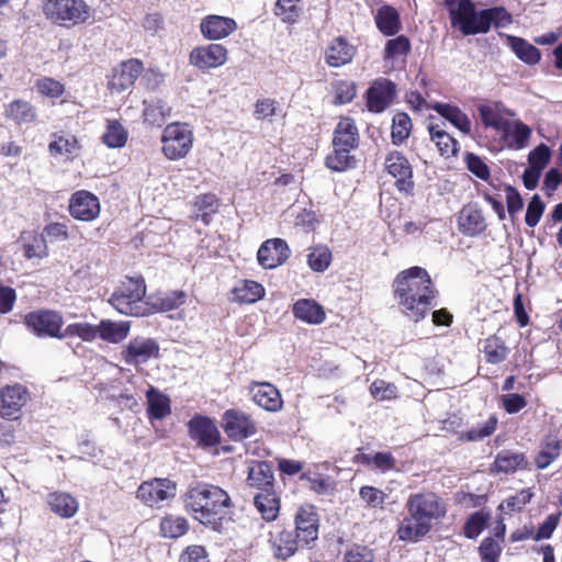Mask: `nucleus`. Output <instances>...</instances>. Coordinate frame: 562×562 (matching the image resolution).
<instances>
[{"label":"nucleus","instance_id":"1","mask_svg":"<svg viewBox=\"0 0 562 562\" xmlns=\"http://www.w3.org/2000/svg\"><path fill=\"white\" fill-rule=\"evenodd\" d=\"M393 288L402 312L414 322L426 316L437 295L430 276L426 269L417 266L400 272Z\"/></svg>","mask_w":562,"mask_h":562},{"label":"nucleus","instance_id":"2","mask_svg":"<svg viewBox=\"0 0 562 562\" xmlns=\"http://www.w3.org/2000/svg\"><path fill=\"white\" fill-rule=\"evenodd\" d=\"M406 515L400 521L396 535L404 542H418L436 521L446 515L445 504L431 492L411 494L405 504Z\"/></svg>","mask_w":562,"mask_h":562},{"label":"nucleus","instance_id":"3","mask_svg":"<svg viewBox=\"0 0 562 562\" xmlns=\"http://www.w3.org/2000/svg\"><path fill=\"white\" fill-rule=\"evenodd\" d=\"M184 508L193 519L216 530L232 506L231 497L226 491L217 485L205 482L191 484L184 496Z\"/></svg>","mask_w":562,"mask_h":562},{"label":"nucleus","instance_id":"4","mask_svg":"<svg viewBox=\"0 0 562 562\" xmlns=\"http://www.w3.org/2000/svg\"><path fill=\"white\" fill-rule=\"evenodd\" d=\"M146 294V285L143 279L128 278L111 295L109 303L121 314L143 315L142 300Z\"/></svg>","mask_w":562,"mask_h":562},{"label":"nucleus","instance_id":"5","mask_svg":"<svg viewBox=\"0 0 562 562\" xmlns=\"http://www.w3.org/2000/svg\"><path fill=\"white\" fill-rule=\"evenodd\" d=\"M44 12L61 25L81 24L91 16V9L83 0H46Z\"/></svg>","mask_w":562,"mask_h":562},{"label":"nucleus","instance_id":"6","mask_svg":"<svg viewBox=\"0 0 562 562\" xmlns=\"http://www.w3.org/2000/svg\"><path fill=\"white\" fill-rule=\"evenodd\" d=\"M162 151L170 160L186 157L192 148L193 135L187 124H168L161 136Z\"/></svg>","mask_w":562,"mask_h":562},{"label":"nucleus","instance_id":"7","mask_svg":"<svg viewBox=\"0 0 562 562\" xmlns=\"http://www.w3.org/2000/svg\"><path fill=\"white\" fill-rule=\"evenodd\" d=\"M23 323L38 338L63 339L64 318L60 313L52 310H37L27 313Z\"/></svg>","mask_w":562,"mask_h":562},{"label":"nucleus","instance_id":"8","mask_svg":"<svg viewBox=\"0 0 562 562\" xmlns=\"http://www.w3.org/2000/svg\"><path fill=\"white\" fill-rule=\"evenodd\" d=\"M294 535L301 542V548L312 549L319 533V516L315 506L303 505L297 508L294 516Z\"/></svg>","mask_w":562,"mask_h":562},{"label":"nucleus","instance_id":"9","mask_svg":"<svg viewBox=\"0 0 562 562\" xmlns=\"http://www.w3.org/2000/svg\"><path fill=\"white\" fill-rule=\"evenodd\" d=\"M449 10L451 24L458 27L463 35L479 34L473 31L480 27L479 12L471 0H445Z\"/></svg>","mask_w":562,"mask_h":562},{"label":"nucleus","instance_id":"10","mask_svg":"<svg viewBox=\"0 0 562 562\" xmlns=\"http://www.w3.org/2000/svg\"><path fill=\"white\" fill-rule=\"evenodd\" d=\"M222 427L234 441L250 438L257 432L256 423L252 418L239 409L226 411L222 418Z\"/></svg>","mask_w":562,"mask_h":562},{"label":"nucleus","instance_id":"11","mask_svg":"<svg viewBox=\"0 0 562 562\" xmlns=\"http://www.w3.org/2000/svg\"><path fill=\"white\" fill-rule=\"evenodd\" d=\"M176 496V484L168 479H154L144 482L137 490V498L146 505L160 506L161 503Z\"/></svg>","mask_w":562,"mask_h":562},{"label":"nucleus","instance_id":"12","mask_svg":"<svg viewBox=\"0 0 562 562\" xmlns=\"http://www.w3.org/2000/svg\"><path fill=\"white\" fill-rule=\"evenodd\" d=\"M158 356V342L153 338L140 336L131 339L122 352L124 362L131 366L145 363L150 358H157Z\"/></svg>","mask_w":562,"mask_h":562},{"label":"nucleus","instance_id":"13","mask_svg":"<svg viewBox=\"0 0 562 562\" xmlns=\"http://www.w3.org/2000/svg\"><path fill=\"white\" fill-rule=\"evenodd\" d=\"M387 172L396 179V188L406 194L414 189L413 169L407 158L400 151H392L385 159Z\"/></svg>","mask_w":562,"mask_h":562},{"label":"nucleus","instance_id":"14","mask_svg":"<svg viewBox=\"0 0 562 562\" xmlns=\"http://www.w3.org/2000/svg\"><path fill=\"white\" fill-rule=\"evenodd\" d=\"M396 86L386 78L376 79L367 91V106L370 112L381 113L393 102Z\"/></svg>","mask_w":562,"mask_h":562},{"label":"nucleus","instance_id":"15","mask_svg":"<svg viewBox=\"0 0 562 562\" xmlns=\"http://www.w3.org/2000/svg\"><path fill=\"white\" fill-rule=\"evenodd\" d=\"M69 212L78 221H93L100 214L99 199L89 191H77L70 198Z\"/></svg>","mask_w":562,"mask_h":562},{"label":"nucleus","instance_id":"16","mask_svg":"<svg viewBox=\"0 0 562 562\" xmlns=\"http://www.w3.org/2000/svg\"><path fill=\"white\" fill-rule=\"evenodd\" d=\"M189 435L201 447H214L220 443L221 434L211 418L195 415L188 423Z\"/></svg>","mask_w":562,"mask_h":562},{"label":"nucleus","instance_id":"17","mask_svg":"<svg viewBox=\"0 0 562 562\" xmlns=\"http://www.w3.org/2000/svg\"><path fill=\"white\" fill-rule=\"evenodd\" d=\"M291 250L285 240L273 238L266 240L257 252V259L265 269H273L288 260Z\"/></svg>","mask_w":562,"mask_h":562},{"label":"nucleus","instance_id":"18","mask_svg":"<svg viewBox=\"0 0 562 562\" xmlns=\"http://www.w3.org/2000/svg\"><path fill=\"white\" fill-rule=\"evenodd\" d=\"M268 542L273 558L279 561H286L301 548L294 532L285 528L270 531Z\"/></svg>","mask_w":562,"mask_h":562},{"label":"nucleus","instance_id":"19","mask_svg":"<svg viewBox=\"0 0 562 562\" xmlns=\"http://www.w3.org/2000/svg\"><path fill=\"white\" fill-rule=\"evenodd\" d=\"M143 71V64L138 59L123 61L114 68L108 87L112 93H120L131 88Z\"/></svg>","mask_w":562,"mask_h":562},{"label":"nucleus","instance_id":"20","mask_svg":"<svg viewBox=\"0 0 562 562\" xmlns=\"http://www.w3.org/2000/svg\"><path fill=\"white\" fill-rule=\"evenodd\" d=\"M227 59V50L221 44H210L194 48L190 54V63L205 70L223 65Z\"/></svg>","mask_w":562,"mask_h":562},{"label":"nucleus","instance_id":"21","mask_svg":"<svg viewBox=\"0 0 562 562\" xmlns=\"http://www.w3.org/2000/svg\"><path fill=\"white\" fill-rule=\"evenodd\" d=\"M29 393L21 384L9 385L0 391V415L12 418L26 404Z\"/></svg>","mask_w":562,"mask_h":562},{"label":"nucleus","instance_id":"22","mask_svg":"<svg viewBox=\"0 0 562 562\" xmlns=\"http://www.w3.org/2000/svg\"><path fill=\"white\" fill-rule=\"evenodd\" d=\"M254 402L269 412H277L282 407L279 390L268 382H255L250 386Z\"/></svg>","mask_w":562,"mask_h":562},{"label":"nucleus","instance_id":"23","mask_svg":"<svg viewBox=\"0 0 562 562\" xmlns=\"http://www.w3.org/2000/svg\"><path fill=\"white\" fill-rule=\"evenodd\" d=\"M247 484L261 492L273 490L274 476L272 465L267 461H251L248 468Z\"/></svg>","mask_w":562,"mask_h":562},{"label":"nucleus","instance_id":"24","mask_svg":"<svg viewBox=\"0 0 562 562\" xmlns=\"http://www.w3.org/2000/svg\"><path fill=\"white\" fill-rule=\"evenodd\" d=\"M201 32L209 40H221L232 34L237 25L231 18L209 15L201 22Z\"/></svg>","mask_w":562,"mask_h":562},{"label":"nucleus","instance_id":"25","mask_svg":"<svg viewBox=\"0 0 562 562\" xmlns=\"http://www.w3.org/2000/svg\"><path fill=\"white\" fill-rule=\"evenodd\" d=\"M528 461L525 453L512 450L499 451L494 462L492 463L491 471L494 473H514L517 469H527Z\"/></svg>","mask_w":562,"mask_h":562},{"label":"nucleus","instance_id":"26","mask_svg":"<svg viewBox=\"0 0 562 562\" xmlns=\"http://www.w3.org/2000/svg\"><path fill=\"white\" fill-rule=\"evenodd\" d=\"M358 144L359 133L355 121L350 117L341 119L334 131L333 146L355 149Z\"/></svg>","mask_w":562,"mask_h":562},{"label":"nucleus","instance_id":"27","mask_svg":"<svg viewBox=\"0 0 562 562\" xmlns=\"http://www.w3.org/2000/svg\"><path fill=\"white\" fill-rule=\"evenodd\" d=\"M46 502L49 509L61 518H71L79 509L78 501L66 492L49 493Z\"/></svg>","mask_w":562,"mask_h":562},{"label":"nucleus","instance_id":"28","mask_svg":"<svg viewBox=\"0 0 562 562\" xmlns=\"http://www.w3.org/2000/svg\"><path fill=\"white\" fill-rule=\"evenodd\" d=\"M355 52V47L344 37H337L327 47L325 59L330 67H340L352 60Z\"/></svg>","mask_w":562,"mask_h":562},{"label":"nucleus","instance_id":"29","mask_svg":"<svg viewBox=\"0 0 562 562\" xmlns=\"http://www.w3.org/2000/svg\"><path fill=\"white\" fill-rule=\"evenodd\" d=\"M482 123L486 127L495 130L503 128L504 116H514V113L507 110L501 102H486L477 106Z\"/></svg>","mask_w":562,"mask_h":562},{"label":"nucleus","instance_id":"30","mask_svg":"<svg viewBox=\"0 0 562 562\" xmlns=\"http://www.w3.org/2000/svg\"><path fill=\"white\" fill-rule=\"evenodd\" d=\"M506 44L527 65H536L541 58L540 50L522 37L506 35Z\"/></svg>","mask_w":562,"mask_h":562},{"label":"nucleus","instance_id":"31","mask_svg":"<svg viewBox=\"0 0 562 562\" xmlns=\"http://www.w3.org/2000/svg\"><path fill=\"white\" fill-rule=\"evenodd\" d=\"M459 226L468 236H476L486 229L485 218L479 209L464 207L459 216Z\"/></svg>","mask_w":562,"mask_h":562},{"label":"nucleus","instance_id":"32","mask_svg":"<svg viewBox=\"0 0 562 562\" xmlns=\"http://www.w3.org/2000/svg\"><path fill=\"white\" fill-rule=\"evenodd\" d=\"M293 314L307 324H321L325 319V311L314 300L301 299L293 305Z\"/></svg>","mask_w":562,"mask_h":562},{"label":"nucleus","instance_id":"33","mask_svg":"<svg viewBox=\"0 0 562 562\" xmlns=\"http://www.w3.org/2000/svg\"><path fill=\"white\" fill-rule=\"evenodd\" d=\"M4 115L15 124L22 125L34 122L37 113L30 102L18 99L5 105Z\"/></svg>","mask_w":562,"mask_h":562},{"label":"nucleus","instance_id":"34","mask_svg":"<svg viewBox=\"0 0 562 562\" xmlns=\"http://www.w3.org/2000/svg\"><path fill=\"white\" fill-rule=\"evenodd\" d=\"M254 505L266 521H273L280 512V499L274 490L259 492L254 497Z\"/></svg>","mask_w":562,"mask_h":562},{"label":"nucleus","instance_id":"35","mask_svg":"<svg viewBox=\"0 0 562 562\" xmlns=\"http://www.w3.org/2000/svg\"><path fill=\"white\" fill-rule=\"evenodd\" d=\"M432 109L445 120L449 121L453 126H456L460 132L463 134H470L471 121L469 116L458 106L448 103L436 102Z\"/></svg>","mask_w":562,"mask_h":562},{"label":"nucleus","instance_id":"36","mask_svg":"<svg viewBox=\"0 0 562 562\" xmlns=\"http://www.w3.org/2000/svg\"><path fill=\"white\" fill-rule=\"evenodd\" d=\"M562 440L549 436L540 443V450L536 456L535 463L539 470L550 467L561 454Z\"/></svg>","mask_w":562,"mask_h":562},{"label":"nucleus","instance_id":"37","mask_svg":"<svg viewBox=\"0 0 562 562\" xmlns=\"http://www.w3.org/2000/svg\"><path fill=\"white\" fill-rule=\"evenodd\" d=\"M146 397L148 402L147 413L150 419H162L171 413L169 397L156 387L149 386Z\"/></svg>","mask_w":562,"mask_h":562},{"label":"nucleus","instance_id":"38","mask_svg":"<svg viewBox=\"0 0 562 562\" xmlns=\"http://www.w3.org/2000/svg\"><path fill=\"white\" fill-rule=\"evenodd\" d=\"M480 27L474 31L480 33H486L491 25L494 24L496 27L505 26L512 22L510 14L503 7H494L491 9L481 10L479 12Z\"/></svg>","mask_w":562,"mask_h":562},{"label":"nucleus","instance_id":"39","mask_svg":"<svg viewBox=\"0 0 562 562\" xmlns=\"http://www.w3.org/2000/svg\"><path fill=\"white\" fill-rule=\"evenodd\" d=\"M130 328V322L103 319L99 324V336L108 342L119 344L127 337Z\"/></svg>","mask_w":562,"mask_h":562},{"label":"nucleus","instance_id":"40","mask_svg":"<svg viewBox=\"0 0 562 562\" xmlns=\"http://www.w3.org/2000/svg\"><path fill=\"white\" fill-rule=\"evenodd\" d=\"M480 350L483 352L485 361L492 364L503 362L509 353V349L505 345L504 340L495 335L486 338L482 342Z\"/></svg>","mask_w":562,"mask_h":562},{"label":"nucleus","instance_id":"41","mask_svg":"<svg viewBox=\"0 0 562 562\" xmlns=\"http://www.w3.org/2000/svg\"><path fill=\"white\" fill-rule=\"evenodd\" d=\"M375 23L380 32L384 35H394L400 30L398 12L391 5H383L376 12Z\"/></svg>","mask_w":562,"mask_h":562},{"label":"nucleus","instance_id":"42","mask_svg":"<svg viewBox=\"0 0 562 562\" xmlns=\"http://www.w3.org/2000/svg\"><path fill=\"white\" fill-rule=\"evenodd\" d=\"M193 206L196 210L194 218L201 221L204 225H209L212 215L217 211L218 201L215 194H201L195 198Z\"/></svg>","mask_w":562,"mask_h":562},{"label":"nucleus","instance_id":"43","mask_svg":"<svg viewBox=\"0 0 562 562\" xmlns=\"http://www.w3.org/2000/svg\"><path fill=\"white\" fill-rule=\"evenodd\" d=\"M350 148H338L333 146V153L326 157V166L337 172L346 171L356 167V158L350 155Z\"/></svg>","mask_w":562,"mask_h":562},{"label":"nucleus","instance_id":"44","mask_svg":"<svg viewBox=\"0 0 562 562\" xmlns=\"http://www.w3.org/2000/svg\"><path fill=\"white\" fill-rule=\"evenodd\" d=\"M144 120L151 125L160 126L170 115V106L160 99L144 101Z\"/></svg>","mask_w":562,"mask_h":562},{"label":"nucleus","instance_id":"45","mask_svg":"<svg viewBox=\"0 0 562 562\" xmlns=\"http://www.w3.org/2000/svg\"><path fill=\"white\" fill-rule=\"evenodd\" d=\"M102 140L110 148H121L126 144L127 132L117 121H108Z\"/></svg>","mask_w":562,"mask_h":562},{"label":"nucleus","instance_id":"46","mask_svg":"<svg viewBox=\"0 0 562 562\" xmlns=\"http://www.w3.org/2000/svg\"><path fill=\"white\" fill-rule=\"evenodd\" d=\"M188 529L187 519L180 516H168L160 522V531L165 538L177 539L187 533Z\"/></svg>","mask_w":562,"mask_h":562},{"label":"nucleus","instance_id":"47","mask_svg":"<svg viewBox=\"0 0 562 562\" xmlns=\"http://www.w3.org/2000/svg\"><path fill=\"white\" fill-rule=\"evenodd\" d=\"M235 300L239 303H255L265 294V289L256 281L246 280L241 286L235 288Z\"/></svg>","mask_w":562,"mask_h":562},{"label":"nucleus","instance_id":"48","mask_svg":"<svg viewBox=\"0 0 562 562\" xmlns=\"http://www.w3.org/2000/svg\"><path fill=\"white\" fill-rule=\"evenodd\" d=\"M412 120L404 112L396 113L392 121V142L395 145L402 144L411 134Z\"/></svg>","mask_w":562,"mask_h":562},{"label":"nucleus","instance_id":"49","mask_svg":"<svg viewBox=\"0 0 562 562\" xmlns=\"http://www.w3.org/2000/svg\"><path fill=\"white\" fill-rule=\"evenodd\" d=\"M307 263L315 272H324L331 262V251L327 246H316L310 249Z\"/></svg>","mask_w":562,"mask_h":562},{"label":"nucleus","instance_id":"50","mask_svg":"<svg viewBox=\"0 0 562 562\" xmlns=\"http://www.w3.org/2000/svg\"><path fill=\"white\" fill-rule=\"evenodd\" d=\"M359 497L370 509H384L389 495L378 487L364 485L359 490Z\"/></svg>","mask_w":562,"mask_h":562},{"label":"nucleus","instance_id":"51","mask_svg":"<svg viewBox=\"0 0 562 562\" xmlns=\"http://www.w3.org/2000/svg\"><path fill=\"white\" fill-rule=\"evenodd\" d=\"M497 418L492 415L482 426H476L460 435V440L479 441L490 437L496 429Z\"/></svg>","mask_w":562,"mask_h":562},{"label":"nucleus","instance_id":"52","mask_svg":"<svg viewBox=\"0 0 562 562\" xmlns=\"http://www.w3.org/2000/svg\"><path fill=\"white\" fill-rule=\"evenodd\" d=\"M490 517L491 514L483 509L473 513L465 522L464 535L470 539L476 538L483 531Z\"/></svg>","mask_w":562,"mask_h":562},{"label":"nucleus","instance_id":"53","mask_svg":"<svg viewBox=\"0 0 562 562\" xmlns=\"http://www.w3.org/2000/svg\"><path fill=\"white\" fill-rule=\"evenodd\" d=\"M97 335H99V325L92 326L88 323L69 324L65 330H63V339L68 336H77L86 341H91Z\"/></svg>","mask_w":562,"mask_h":562},{"label":"nucleus","instance_id":"54","mask_svg":"<svg viewBox=\"0 0 562 562\" xmlns=\"http://www.w3.org/2000/svg\"><path fill=\"white\" fill-rule=\"evenodd\" d=\"M411 50L409 40L405 35H400L389 40L385 44L384 58L395 59L398 56H405Z\"/></svg>","mask_w":562,"mask_h":562},{"label":"nucleus","instance_id":"55","mask_svg":"<svg viewBox=\"0 0 562 562\" xmlns=\"http://www.w3.org/2000/svg\"><path fill=\"white\" fill-rule=\"evenodd\" d=\"M187 294L183 291H172L159 297L155 306L161 312L176 310L184 304Z\"/></svg>","mask_w":562,"mask_h":562},{"label":"nucleus","instance_id":"56","mask_svg":"<svg viewBox=\"0 0 562 562\" xmlns=\"http://www.w3.org/2000/svg\"><path fill=\"white\" fill-rule=\"evenodd\" d=\"M297 1L299 0H278L274 9L276 15L280 16L284 22H295L300 14Z\"/></svg>","mask_w":562,"mask_h":562},{"label":"nucleus","instance_id":"57","mask_svg":"<svg viewBox=\"0 0 562 562\" xmlns=\"http://www.w3.org/2000/svg\"><path fill=\"white\" fill-rule=\"evenodd\" d=\"M431 140L436 144L442 156H453L458 151V142L447 132L440 133L435 128V137Z\"/></svg>","mask_w":562,"mask_h":562},{"label":"nucleus","instance_id":"58","mask_svg":"<svg viewBox=\"0 0 562 562\" xmlns=\"http://www.w3.org/2000/svg\"><path fill=\"white\" fill-rule=\"evenodd\" d=\"M532 498V493L528 488H524L517 494L507 497L499 505L501 510L517 512L520 510Z\"/></svg>","mask_w":562,"mask_h":562},{"label":"nucleus","instance_id":"59","mask_svg":"<svg viewBox=\"0 0 562 562\" xmlns=\"http://www.w3.org/2000/svg\"><path fill=\"white\" fill-rule=\"evenodd\" d=\"M546 209V204L542 202L541 198L538 194H535L528 205H527V212L525 215V222L529 227H535Z\"/></svg>","mask_w":562,"mask_h":562},{"label":"nucleus","instance_id":"60","mask_svg":"<svg viewBox=\"0 0 562 562\" xmlns=\"http://www.w3.org/2000/svg\"><path fill=\"white\" fill-rule=\"evenodd\" d=\"M551 158L550 148L546 144H539L528 155L529 167L543 170Z\"/></svg>","mask_w":562,"mask_h":562},{"label":"nucleus","instance_id":"61","mask_svg":"<svg viewBox=\"0 0 562 562\" xmlns=\"http://www.w3.org/2000/svg\"><path fill=\"white\" fill-rule=\"evenodd\" d=\"M479 550L482 562H497L502 552L498 541L491 537L481 542Z\"/></svg>","mask_w":562,"mask_h":562},{"label":"nucleus","instance_id":"62","mask_svg":"<svg viewBox=\"0 0 562 562\" xmlns=\"http://www.w3.org/2000/svg\"><path fill=\"white\" fill-rule=\"evenodd\" d=\"M505 193L507 212L512 221H514L515 215L524 207V200L518 190L512 186L505 187Z\"/></svg>","mask_w":562,"mask_h":562},{"label":"nucleus","instance_id":"63","mask_svg":"<svg viewBox=\"0 0 562 562\" xmlns=\"http://www.w3.org/2000/svg\"><path fill=\"white\" fill-rule=\"evenodd\" d=\"M396 386L383 380H376L370 386L371 395L379 401L396 397Z\"/></svg>","mask_w":562,"mask_h":562},{"label":"nucleus","instance_id":"64","mask_svg":"<svg viewBox=\"0 0 562 562\" xmlns=\"http://www.w3.org/2000/svg\"><path fill=\"white\" fill-rule=\"evenodd\" d=\"M374 554L371 549L366 546H353L346 551L345 562H372Z\"/></svg>","mask_w":562,"mask_h":562}]
</instances>
